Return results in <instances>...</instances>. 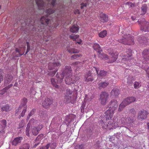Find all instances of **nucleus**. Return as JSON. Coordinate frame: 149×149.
<instances>
[{
    "label": "nucleus",
    "instance_id": "obj_1",
    "mask_svg": "<svg viewBox=\"0 0 149 149\" xmlns=\"http://www.w3.org/2000/svg\"><path fill=\"white\" fill-rule=\"evenodd\" d=\"M57 10L54 11L51 8H49L46 11V13L47 15L45 17L43 16L41 17L40 19V22L41 24V25L38 26L37 29L36 31H38L39 32H43L45 30L44 29L45 27L47 28L49 30H50V27H55L56 26L55 25H54L53 24H52L51 23V20L47 18V16L50 15L54 13H56Z\"/></svg>",
    "mask_w": 149,
    "mask_h": 149
},
{
    "label": "nucleus",
    "instance_id": "obj_2",
    "mask_svg": "<svg viewBox=\"0 0 149 149\" xmlns=\"http://www.w3.org/2000/svg\"><path fill=\"white\" fill-rule=\"evenodd\" d=\"M72 72L71 68L70 66H66L62 73V77H63L64 76L65 77V81L67 84L71 85L74 84L79 78L78 76L71 75Z\"/></svg>",
    "mask_w": 149,
    "mask_h": 149
},
{
    "label": "nucleus",
    "instance_id": "obj_3",
    "mask_svg": "<svg viewBox=\"0 0 149 149\" xmlns=\"http://www.w3.org/2000/svg\"><path fill=\"white\" fill-rule=\"evenodd\" d=\"M117 106V102L116 100L113 99L111 101L109 105V109L105 112L107 120H110L112 118Z\"/></svg>",
    "mask_w": 149,
    "mask_h": 149
},
{
    "label": "nucleus",
    "instance_id": "obj_4",
    "mask_svg": "<svg viewBox=\"0 0 149 149\" xmlns=\"http://www.w3.org/2000/svg\"><path fill=\"white\" fill-rule=\"evenodd\" d=\"M123 32H124V31ZM123 33L122 35V38L118 40V42L125 45H133L134 43V37L129 34L128 35L125 34Z\"/></svg>",
    "mask_w": 149,
    "mask_h": 149
},
{
    "label": "nucleus",
    "instance_id": "obj_5",
    "mask_svg": "<svg viewBox=\"0 0 149 149\" xmlns=\"http://www.w3.org/2000/svg\"><path fill=\"white\" fill-rule=\"evenodd\" d=\"M138 22L140 25L141 31L145 32L149 31V22H146L144 18L140 19Z\"/></svg>",
    "mask_w": 149,
    "mask_h": 149
},
{
    "label": "nucleus",
    "instance_id": "obj_6",
    "mask_svg": "<svg viewBox=\"0 0 149 149\" xmlns=\"http://www.w3.org/2000/svg\"><path fill=\"white\" fill-rule=\"evenodd\" d=\"M120 121L122 124L131 127L134 124V120L132 118L125 116H123L122 117Z\"/></svg>",
    "mask_w": 149,
    "mask_h": 149
},
{
    "label": "nucleus",
    "instance_id": "obj_7",
    "mask_svg": "<svg viewBox=\"0 0 149 149\" xmlns=\"http://www.w3.org/2000/svg\"><path fill=\"white\" fill-rule=\"evenodd\" d=\"M60 64L58 62H55V61L53 63H50L49 65V68L50 70L54 69L52 72H50L49 73V75L53 76L55 74L56 72L58 70V68L59 65Z\"/></svg>",
    "mask_w": 149,
    "mask_h": 149
},
{
    "label": "nucleus",
    "instance_id": "obj_8",
    "mask_svg": "<svg viewBox=\"0 0 149 149\" xmlns=\"http://www.w3.org/2000/svg\"><path fill=\"white\" fill-rule=\"evenodd\" d=\"M60 77L58 75V74L56 75V77L57 78V79H55L54 78H52L51 79V82L53 86L56 88H58V86L57 85L58 84L61 83L63 81V77L62 75V74H61Z\"/></svg>",
    "mask_w": 149,
    "mask_h": 149
},
{
    "label": "nucleus",
    "instance_id": "obj_9",
    "mask_svg": "<svg viewBox=\"0 0 149 149\" xmlns=\"http://www.w3.org/2000/svg\"><path fill=\"white\" fill-rule=\"evenodd\" d=\"M109 95L107 93L105 92H102L100 95V100L102 104L105 105L107 102Z\"/></svg>",
    "mask_w": 149,
    "mask_h": 149
},
{
    "label": "nucleus",
    "instance_id": "obj_10",
    "mask_svg": "<svg viewBox=\"0 0 149 149\" xmlns=\"http://www.w3.org/2000/svg\"><path fill=\"white\" fill-rule=\"evenodd\" d=\"M27 102V99L26 98H23L20 105L22 106V107H23V111H22L21 114L19 115V118L21 117H23L25 115L27 109V106L26 105Z\"/></svg>",
    "mask_w": 149,
    "mask_h": 149
},
{
    "label": "nucleus",
    "instance_id": "obj_11",
    "mask_svg": "<svg viewBox=\"0 0 149 149\" xmlns=\"http://www.w3.org/2000/svg\"><path fill=\"white\" fill-rule=\"evenodd\" d=\"M148 114V112L143 110L139 111L138 116V118L139 120H144L146 118Z\"/></svg>",
    "mask_w": 149,
    "mask_h": 149
},
{
    "label": "nucleus",
    "instance_id": "obj_12",
    "mask_svg": "<svg viewBox=\"0 0 149 149\" xmlns=\"http://www.w3.org/2000/svg\"><path fill=\"white\" fill-rule=\"evenodd\" d=\"M52 103V99L51 98H46L43 102L42 105L45 108H47Z\"/></svg>",
    "mask_w": 149,
    "mask_h": 149
},
{
    "label": "nucleus",
    "instance_id": "obj_13",
    "mask_svg": "<svg viewBox=\"0 0 149 149\" xmlns=\"http://www.w3.org/2000/svg\"><path fill=\"white\" fill-rule=\"evenodd\" d=\"M143 63V62L139 61L138 60L137 63H135L134 64L136 65L145 69L147 74L148 75V78H149V67L148 68V66L146 65L144 67V65H142Z\"/></svg>",
    "mask_w": 149,
    "mask_h": 149
},
{
    "label": "nucleus",
    "instance_id": "obj_14",
    "mask_svg": "<svg viewBox=\"0 0 149 149\" xmlns=\"http://www.w3.org/2000/svg\"><path fill=\"white\" fill-rule=\"evenodd\" d=\"M43 125H40L37 127H34L32 129V133L34 135H36L38 133L39 131L43 127Z\"/></svg>",
    "mask_w": 149,
    "mask_h": 149
},
{
    "label": "nucleus",
    "instance_id": "obj_15",
    "mask_svg": "<svg viewBox=\"0 0 149 149\" xmlns=\"http://www.w3.org/2000/svg\"><path fill=\"white\" fill-rule=\"evenodd\" d=\"M131 56V54H130V55H129L128 56H127V58L125 57L123 58L122 61H126V62L125 63L126 64H128V66H130L131 65H134V64L132 63L133 61H134L133 59H130V56Z\"/></svg>",
    "mask_w": 149,
    "mask_h": 149
},
{
    "label": "nucleus",
    "instance_id": "obj_16",
    "mask_svg": "<svg viewBox=\"0 0 149 149\" xmlns=\"http://www.w3.org/2000/svg\"><path fill=\"white\" fill-rule=\"evenodd\" d=\"M22 139V137H18L15 138L12 141V145L13 146H16L21 142Z\"/></svg>",
    "mask_w": 149,
    "mask_h": 149
},
{
    "label": "nucleus",
    "instance_id": "obj_17",
    "mask_svg": "<svg viewBox=\"0 0 149 149\" xmlns=\"http://www.w3.org/2000/svg\"><path fill=\"white\" fill-rule=\"evenodd\" d=\"M84 79L86 82L91 81H93V78L91 76V73L90 72H88L85 75Z\"/></svg>",
    "mask_w": 149,
    "mask_h": 149
},
{
    "label": "nucleus",
    "instance_id": "obj_18",
    "mask_svg": "<svg viewBox=\"0 0 149 149\" xmlns=\"http://www.w3.org/2000/svg\"><path fill=\"white\" fill-rule=\"evenodd\" d=\"M135 100V98L133 97H131L127 98L124 99L123 101H125V103L127 105L131 103L134 102Z\"/></svg>",
    "mask_w": 149,
    "mask_h": 149
},
{
    "label": "nucleus",
    "instance_id": "obj_19",
    "mask_svg": "<svg viewBox=\"0 0 149 149\" xmlns=\"http://www.w3.org/2000/svg\"><path fill=\"white\" fill-rule=\"evenodd\" d=\"M143 58L145 60H149V49H146L144 50L142 53Z\"/></svg>",
    "mask_w": 149,
    "mask_h": 149
},
{
    "label": "nucleus",
    "instance_id": "obj_20",
    "mask_svg": "<svg viewBox=\"0 0 149 149\" xmlns=\"http://www.w3.org/2000/svg\"><path fill=\"white\" fill-rule=\"evenodd\" d=\"M56 146V144L55 143H49L47 145L44 147L40 148V149H48L49 147L51 149H54Z\"/></svg>",
    "mask_w": 149,
    "mask_h": 149
},
{
    "label": "nucleus",
    "instance_id": "obj_21",
    "mask_svg": "<svg viewBox=\"0 0 149 149\" xmlns=\"http://www.w3.org/2000/svg\"><path fill=\"white\" fill-rule=\"evenodd\" d=\"M119 94V90L116 88H113L111 92V96L113 97H116Z\"/></svg>",
    "mask_w": 149,
    "mask_h": 149
},
{
    "label": "nucleus",
    "instance_id": "obj_22",
    "mask_svg": "<svg viewBox=\"0 0 149 149\" xmlns=\"http://www.w3.org/2000/svg\"><path fill=\"white\" fill-rule=\"evenodd\" d=\"M111 59L110 60L109 62L112 63L115 62L118 58V54L117 53H112L111 54Z\"/></svg>",
    "mask_w": 149,
    "mask_h": 149
},
{
    "label": "nucleus",
    "instance_id": "obj_23",
    "mask_svg": "<svg viewBox=\"0 0 149 149\" xmlns=\"http://www.w3.org/2000/svg\"><path fill=\"white\" fill-rule=\"evenodd\" d=\"M94 49L97 53H100L102 52V50L100 48V45L97 43H95L93 45Z\"/></svg>",
    "mask_w": 149,
    "mask_h": 149
},
{
    "label": "nucleus",
    "instance_id": "obj_24",
    "mask_svg": "<svg viewBox=\"0 0 149 149\" xmlns=\"http://www.w3.org/2000/svg\"><path fill=\"white\" fill-rule=\"evenodd\" d=\"M148 8V6L146 4H144L142 5L141 8V12H142V15H143L146 13Z\"/></svg>",
    "mask_w": 149,
    "mask_h": 149
},
{
    "label": "nucleus",
    "instance_id": "obj_25",
    "mask_svg": "<svg viewBox=\"0 0 149 149\" xmlns=\"http://www.w3.org/2000/svg\"><path fill=\"white\" fill-rule=\"evenodd\" d=\"M13 77L11 75H7L4 79L5 84L6 85L10 83Z\"/></svg>",
    "mask_w": 149,
    "mask_h": 149
},
{
    "label": "nucleus",
    "instance_id": "obj_26",
    "mask_svg": "<svg viewBox=\"0 0 149 149\" xmlns=\"http://www.w3.org/2000/svg\"><path fill=\"white\" fill-rule=\"evenodd\" d=\"M117 119L116 120V119H115L113 121V122H112V127H113L114 128H116V127H119L122 126L121 125V123L120 122L118 123L117 121Z\"/></svg>",
    "mask_w": 149,
    "mask_h": 149
},
{
    "label": "nucleus",
    "instance_id": "obj_27",
    "mask_svg": "<svg viewBox=\"0 0 149 149\" xmlns=\"http://www.w3.org/2000/svg\"><path fill=\"white\" fill-rule=\"evenodd\" d=\"M107 20L108 17L106 14H103L101 15L100 21L101 22L104 23L107 22Z\"/></svg>",
    "mask_w": 149,
    "mask_h": 149
},
{
    "label": "nucleus",
    "instance_id": "obj_28",
    "mask_svg": "<svg viewBox=\"0 0 149 149\" xmlns=\"http://www.w3.org/2000/svg\"><path fill=\"white\" fill-rule=\"evenodd\" d=\"M79 30V27L77 25H73L70 29V31L73 33H77Z\"/></svg>",
    "mask_w": 149,
    "mask_h": 149
},
{
    "label": "nucleus",
    "instance_id": "obj_29",
    "mask_svg": "<svg viewBox=\"0 0 149 149\" xmlns=\"http://www.w3.org/2000/svg\"><path fill=\"white\" fill-rule=\"evenodd\" d=\"M98 53V57L100 59L106 60L109 58L108 56L107 55L105 54L102 53L101 52Z\"/></svg>",
    "mask_w": 149,
    "mask_h": 149
},
{
    "label": "nucleus",
    "instance_id": "obj_30",
    "mask_svg": "<svg viewBox=\"0 0 149 149\" xmlns=\"http://www.w3.org/2000/svg\"><path fill=\"white\" fill-rule=\"evenodd\" d=\"M108 82H102L98 84V86L99 89L104 88L107 87L109 84Z\"/></svg>",
    "mask_w": 149,
    "mask_h": 149
},
{
    "label": "nucleus",
    "instance_id": "obj_31",
    "mask_svg": "<svg viewBox=\"0 0 149 149\" xmlns=\"http://www.w3.org/2000/svg\"><path fill=\"white\" fill-rule=\"evenodd\" d=\"M127 105L125 103V101H123L119 105L118 111H121Z\"/></svg>",
    "mask_w": 149,
    "mask_h": 149
},
{
    "label": "nucleus",
    "instance_id": "obj_32",
    "mask_svg": "<svg viewBox=\"0 0 149 149\" xmlns=\"http://www.w3.org/2000/svg\"><path fill=\"white\" fill-rule=\"evenodd\" d=\"M1 127L2 130H3L6 126V122L5 120H3L0 121Z\"/></svg>",
    "mask_w": 149,
    "mask_h": 149
},
{
    "label": "nucleus",
    "instance_id": "obj_33",
    "mask_svg": "<svg viewBox=\"0 0 149 149\" xmlns=\"http://www.w3.org/2000/svg\"><path fill=\"white\" fill-rule=\"evenodd\" d=\"M38 123V120H37L32 118L30 120L29 123L28 124H29V125L30 126L31 125H35Z\"/></svg>",
    "mask_w": 149,
    "mask_h": 149
},
{
    "label": "nucleus",
    "instance_id": "obj_34",
    "mask_svg": "<svg viewBox=\"0 0 149 149\" xmlns=\"http://www.w3.org/2000/svg\"><path fill=\"white\" fill-rule=\"evenodd\" d=\"M1 110L2 111H9V106L8 104L5 105L2 107Z\"/></svg>",
    "mask_w": 149,
    "mask_h": 149
},
{
    "label": "nucleus",
    "instance_id": "obj_35",
    "mask_svg": "<svg viewBox=\"0 0 149 149\" xmlns=\"http://www.w3.org/2000/svg\"><path fill=\"white\" fill-rule=\"evenodd\" d=\"M30 147L29 144L26 143L23 144L20 146L19 149H29Z\"/></svg>",
    "mask_w": 149,
    "mask_h": 149
},
{
    "label": "nucleus",
    "instance_id": "obj_36",
    "mask_svg": "<svg viewBox=\"0 0 149 149\" xmlns=\"http://www.w3.org/2000/svg\"><path fill=\"white\" fill-rule=\"evenodd\" d=\"M21 111H23V107L21 105H20L19 108L16 111L15 115V116H17L19 114Z\"/></svg>",
    "mask_w": 149,
    "mask_h": 149
},
{
    "label": "nucleus",
    "instance_id": "obj_37",
    "mask_svg": "<svg viewBox=\"0 0 149 149\" xmlns=\"http://www.w3.org/2000/svg\"><path fill=\"white\" fill-rule=\"evenodd\" d=\"M107 32L105 30L99 33L98 35L100 37L104 38L107 35Z\"/></svg>",
    "mask_w": 149,
    "mask_h": 149
},
{
    "label": "nucleus",
    "instance_id": "obj_38",
    "mask_svg": "<svg viewBox=\"0 0 149 149\" xmlns=\"http://www.w3.org/2000/svg\"><path fill=\"white\" fill-rule=\"evenodd\" d=\"M25 24L26 25L28 26H31V25L32 26H34V24L33 23V20H31L30 21V19H29V21L25 20L24 21Z\"/></svg>",
    "mask_w": 149,
    "mask_h": 149
},
{
    "label": "nucleus",
    "instance_id": "obj_39",
    "mask_svg": "<svg viewBox=\"0 0 149 149\" xmlns=\"http://www.w3.org/2000/svg\"><path fill=\"white\" fill-rule=\"evenodd\" d=\"M43 138V135L40 134L38 135L35 141V142H39L40 143V141Z\"/></svg>",
    "mask_w": 149,
    "mask_h": 149
},
{
    "label": "nucleus",
    "instance_id": "obj_40",
    "mask_svg": "<svg viewBox=\"0 0 149 149\" xmlns=\"http://www.w3.org/2000/svg\"><path fill=\"white\" fill-rule=\"evenodd\" d=\"M141 86L140 82L135 81L134 84V88H139Z\"/></svg>",
    "mask_w": 149,
    "mask_h": 149
},
{
    "label": "nucleus",
    "instance_id": "obj_41",
    "mask_svg": "<svg viewBox=\"0 0 149 149\" xmlns=\"http://www.w3.org/2000/svg\"><path fill=\"white\" fill-rule=\"evenodd\" d=\"M35 109H33L29 113V115L27 116V120H28L30 118V116H32L33 114H34L35 112Z\"/></svg>",
    "mask_w": 149,
    "mask_h": 149
},
{
    "label": "nucleus",
    "instance_id": "obj_42",
    "mask_svg": "<svg viewBox=\"0 0 149 149\" xmlns=\"http://www.w3.org/2000/svg\"><path fill=\"white\" fill-rule=\"evenodd\" d=\"M30 127V126L29 125V124H28L26 128V134L27 136H29V131Z\"/></svg>",
    "mask_w": 149,
    "mask_h": 149
},
{
    "label": "nucleus",
    "instance_id": "obj_43",
    "mask_svg": "<svg viewBox=\"0 0 149 149\" xmlns=\"http://www.w3.org/2000/svg\"><path fill=\"white\" fill-rule=\"evenodd\" d=\"M102 125V127L104 129H109L108 126V125L107 124V123H106V124L105 123L102 122L101 123Z\"/></svg>",
    "mask_w": 149,
    "mask_h": 149
},
{
    "label": "nucleus",
    "instance_id": "obj_44",
    "mask_svg": "<svg viewBox=\"0 0 149 149\" xmlns=\"http://www.w3.org/2000/svg\"><path fill=\"white\" fill-rule=\"evenodd\" d=\"M8 90L6 87L4 88L2 90H0V95H3L7 92Z\"/></svg>",
    "mask_w": 149,
    "mask_h": 149
},
{
    "label": "nucleus",
    "instance_id": "obj_45",
    "mask_svg": "<svg viewBox=\"0 0 149 149\" xmlns=\"http://www.w3.org/2000/svg\"><path fill=\"white\" fill-rule=\"evenodd\" d=\"M79 36L77 35H75L74 34H72L70 36V38L72 39L75 40L76 39L78 38Z\"/></svg>",
    "mask_w": 149,
    "mask_h": 149
},
{
    "label": "nucleus",
    "instance_id": "obj_46",
    "mask_svg": "<svg viewBox=\"0 0 149 149\" xmlns=\"http://www.w3.org/2000/svg\"><path fill=\"white\" fill-rule=\"evenodd\" d=\"M107 74V72L103 70L101 71L99 75L100 76H105Z\"/></svg>",
    "mask_w": 149,
    "mask_h": 149
},
{
    "label": "nucleus",
    "instance_id": "obj_47",
    "mask_svg": "<svg viewBox=\"0 0 149 149\" xmlns=\"http://www.w3.org/2000/svg\"><path fill=\"white\" fill-rule=\"evenodd\" d=\"M81 56V54H74V55H72L71 56V58L72 59H75L77 58H78L80 56Z\"/></svg>",
    "mask_w": 149,
    "mask_h": 149
},
{
    "label": "nucleus",
    "instance_id": "obj_48",
    "mask_svg": "<svg viewBox=\"0 0 149 149\" xmlns=\"http://www.w3.org/2000/svg\"><path fill=\"white\" fill-rule=\"evenodd\" d=\"M146 40V38H143V40L142 39V38L141 37H139L138 39V41L141 43L144 42V41H145Z\"/></svg>",
    "mask_w": 149,
    "mask_h": 149
},
{
    "label": "nucleus",
    "instance_id": "obj_49",
    "mask_svg": "<svg viewBox=\"0 0 149 149\" xmlns=\"http://www.w3.org/2000/svg\"><path fill=\"white\" fill-rule=\"evenodd\" d=\"M126 4L129 6L130 7H133L134 6V4L130 2H127Z\"/></svg>",
    "mask_w": 149,
    "mask_h": 149
},
{
    "label": "nucleus",
    "instance_id": "obj_50",
    "mask_svg": "<svg viewBox=\"0 0 149 149\" xmlns=\"http://www.w3.org/2000/svg\"><path fill=\"white\" fill-rule=\"evenodd\" d=\"M75 65L77 67H79L80 66H81L82 65V63H81L78 62H76L74 63Z\"/></svg>",
    "mask_w": 149,
    "mask_h": 149
},
{
    "label": "nucleus",
    "instance_id": "obj_51",
    "mask_svg": "<svg viewBox=\"0 0 149 149\" xmlns=\"http://www.w3.org/2000/svg\"><path fill=\"white\" fill-rule=\"evenodd\" d=\"M27 49L26 51V54H26L29 51V50H30V47L29 45V42H27Z\"/></svg>",
    "mask_w": 149,
    "mask_h": 149
},
{
    "label": "nucleus",
    "instance_id": "obj_52",
    "mask_svg": "<svg viewBox=\"0 0 149 149\" xmlns=\"http://www.w3.org/2000/svg\"><path fill=\"white\" fill-rule=\"evenodd\" d=\"M112 122L111 121H109L107 122V124L108 125V126L109 127V129L111 128L112 127Z\"/></svg>",
    "mask_w": 149,
    "mask_h": 149
},
{
    "label": "nucleus",
    "instance_id": "obj_53",
    "mask_svg": "<svg viewBox=\"0 0 149 149\" xmlns=\"http://www.w3.org/2000/svg\"><path fill=\"white\" fill-rule=\"evenodd\" d=\"M66 91V93L67 95H71L72 93V91L70 89H67Z\"/></svg>",
    "mask_w": 149,
    "mask_h": 149
},
{
    "label": "nucleus",
    "instance_id": "obj_54",
    "mask_svg": "<svg viewBox=\"0 0 149 149\" xmlns=\"http://www.w3.org/2000/svg\"><path fill=\"white\" fill-rule=\"evenodd\" d=\"M130 113L134 114L135 113V111L134 109H131L130 110Z\"/></svg>",
    "mask_w": 149,
    "mask_h": 149
},
{
    "label": "nucleus",
    "instance_id": "obj_55",
    "mask_svg": "<svg viewBox=\"0 0 149 149\" xmlns=\"http://www.w3.org/2000/svg\"><path fill=\"white\" fill-rule=\"evenodd\" d=\"M68 52L70 53H74V48H70L68 49Z\"/></svg>",
    "mask_w": 149,
    "mask_h": 149
},
{
    "label": "nucleus",
    "instance_id": "obj_56",
    "mask_svg": "<svg viewBox=\"0 0 149 149\" xmlns=\"http://www.w3.org/2000/svg\"><path fill=\"white\" fill-rule=\"evenodd\" d=\"M87 4L86 3H82L81 4V9H83L84 7H86V6Z\"/></svg>",
    "mask_w": 149,
    "mask_h": 149
},
{
    "label": "nucleus",
    "instance_id": "obj_57",
    "mask_svg": "<svg viewBox=\"0 0 149 149\" xmlns=\"http://www.w3.org/2000/svg\"><path fill=\"white\" fill-rule=\"evenodd\" d=\"M55 0H52L51 2V5L53 7H54L55 5Z\"/></svg>",
    "mask_w": 149,
    "mask_h": 149
},
{
    "label": "nucleus",
    "instance_id": "obj_58",
    "mask_svg": "<svg viewBox=\"0 0 149 149\" xmlns=\"http://www.w3.org/2000/svg\"><path fill=\"white\" fill-rule=\"evenodd\" d=\"M74 13L75 14H79L80 13V12L79 10L77 9L74 12Z\"/></svg>",
    "mask_w": 149,
    "mask_h": 149
},
{
    "label": "nucleus",
    "instance_id": "obj_59",
    "mask_svg": "<svg viewBox=\"0 0 149 149\" xmlns=\"http://www.w3.org/2000/svg\"><path fill=\"white\" fill-rule=\"evenodd\" d=\"M79 50L74 48V53L79 52Z\"/></svg>",
    "mask_w": 149,
    "mask_h": 149
},
{
    "label": "nucleus",
    "instance_id": "obj_60",
    "mask_svg": "<svg viewBox=\"0 0 149 149\" xmlns=\"http://www.w3.org/2000/svg\"><path fill=\"white\" fill-rule=\"evenodd\" d=\"M13 86V84H10L9 85L6 86V89L8 90V89L11 87H12Z\"/></svg>",
    "mask_w": 149,
    "mask_h": 149
},
{
    "label": "nucleus",
    "instance_id": "obj_61",
    "mask_svg": "<svg viewBox=\"0 0 149 149\" xmlns=\"http://www.w3.org/2000/svg\"><path fill=\"white\" fill-rule=\"evenodd\" d=\"M93 68L95 69L96 70V72L98 74V72L99 71V68H96L95 67H93Z\"/></svg>",
    "mask_w": 149,
    "mask_h": 149
},
{
    "label": "nucleus",
    "instance_id": "obj_62",
    "mask_svg": "<svg viewBox=\"0 0 149 149\" xmlns=\"http://www.w3.org/2000/svg\"><path fill=\"white\" fill-rule=\"evenodd\" d=\"M36 144H35L34 145V148H35L37 146L38 144H39L40 143L38 142H36Z\"/></svg>",
    "mask_w": 149,
    "mask_h": 149
},
{
    "label": "nucleus",
    "instance_id": "obj_63",
    "mask_svg": "<svg viewBox=\"0 0 149 149\" xmlns=\"http://www.w3.org/2000/svg\"><path fill=\"white\" fill-rule=\"evenodd\" d=\"M81 43H82V41L80 39L79 41H78V42H76V43H77L79 44H81Z\"/></svg>",
    "mask_w": 149,
    "mask_h": 149
},
{
    "label": "nucleus",
    "instance_id": "obj_64",
    "mask_svg": "<svg viewBox=\"0 0 149 149\" xmlns=\"http://www.w3.org/2000/svg\"><path fill=\"white\" fill-rule=\"evenodd\" d=\"M33 23L34 25V26H34V27H35V26H36V21H34L33 20Z\"/></svg>",
    "mask_w": 149,
    "mask_h": 149
}]
</instances>
